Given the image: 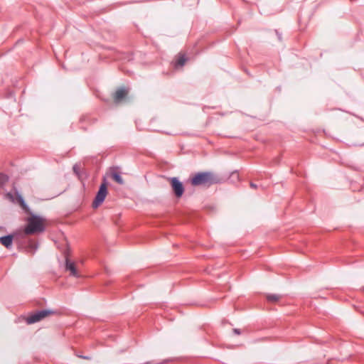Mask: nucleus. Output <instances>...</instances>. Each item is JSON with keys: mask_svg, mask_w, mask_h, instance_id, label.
Returning <instances> with one entry per match:
<instances>
[{"mask_svg": "<svg viewBox=\"0 0 364 364\" xmlns=\"http://www.w3.org/2000/svg\"><path fill=\"white\" fill-rule=\"evenodd\" d=\"M27 224L24 228V235H33L40 233L44 231L46 225L45 218L32 215L26 220Z\"/></svg>", "mask_w": 364, "mask_h": 364, "instance_id": "f257e3e1", "label": "nucleus"}, {"mask_svg": "<svg viewBox=\"0 0 364 364\" xmlns=\"http://www.w3.org/2000/svg\"><path fill=\"white\" fill-rule=\"evenodd\" d=\"M215 182L213 174L209 172L198 173L191 178L193 186L209 185Z\"/></svg>", "mask_w": 364, "mask_h": 364, "instance_id": "f03ea898", "label": "nucleus"}, {"mask_svg": "<svg viewBox=\"0 0 364 364\" xmlns=\"http://www.w3.org/2000/svg\"><path fill=\"white\" fill-rule=\"evenodd\" d=\"M107 195V183L105 182V180H104V182L100 185V189H99L98 192L97 193V195H96L95 200L92 203V207L96 208L98 206H100L104 202Z\"/></svg>", "mask_w": 364, "mask_h": 364, "instance_id": "7ed1b4c3", "label": "nucleus"}, {"mask_svg": "<svg viewBox=\"0 0 364 364\" xmlns=\"http://www.w3.org/2000/svg\"><path fill=\"white\" fill-rule=\"evenodd\" d=\"M52 314H53V311H51L41 310V311L35 312L34 314L30 315L26 318V322L28 324L34 323L41 321L42 319L50 316Z\"/></svg>", "mask_w": 364, "mask_h": 364, "instance_id": "20e7f679", "label": "nucleus"}, {"mask_svg": "<svg viewBox=\"0 0 364 364\" xmlns=\"http://www.w3.org/2000/svg\"><path fill=\"white\" fill-rule=\"evenodd\" d=\"M171 184L175 195L178 198L181 197L184 192L182 183L177 178H171Z\"/></svg>", "mask_w": 364, "mask_h": 364, "instance_id": "39448f33", "label": "nucleus"}, {"mask_svg": "<svg viewBox=\"0 0 364 364\" xmlns=\"http://www.w3.org/2000/svg\"><path fill=\"white\" fill-rule=\"evenodd\" d=\"M65 270L70 272V275L75 277H80L81 274L76 267V264L70 260L68 257L65 259Z\"/></svg>", "mask_w": 364, "mask_h": 364, "instance_id": "423d86ee", "label": "nucleus"}, {"mask_svg": "<svg viewBox=\"0 0 364 364\" xmlns=\"http://www.w3.org/2000/svg\"><path fill=\"white\" fill-rule=\"evenodd\" d=\"M6 198L12 202H14L16 200V201L21 205V206L23 208H26V203L24 202L23 197L18 193H16L15 196H14L11 193H8L6 194Z\"/></svg>", "mask_w": 364, "mask_h": 364, "instance_id": "0eeeda50", "label": "nucleus"}, {"mask_svg": "<svg viewBox=\"0 0 364 364\" xmlns=\"http://www.w3.org/2000/svg\"><path fill=\"white\" fill-rule=\"evenodd\" d=\"M13 239L14 236L11 235L0 237V243L7 249H10L13 244Z\"/></svg>", "mask_w": 364, "mask_h": 364, "instance_id": "6e6552de", "label": "nucleus"}, {"mask_svg": "<svg viewBox=\"0 0 364 364\" xmlns=\"http://www.w3.org/2000/svg\"><path fill=\"white\" fill-rule=\"evenodd\" d=\"M127 93H128V90L124 87L118 89L114 94L115 102H118L120 100H122L123 98H124L126 97Z\"/></svg>", "mask_w": 364, "mask_h": 364, "instance_id": "1a4fd4ad", "label": "nucleus"}, {"mask_svg": "<svg viewBox=\"0 0 364 364\" xmlns=\"http://www.w3.org/2000/svg\"><path fill=\"white\" fill-rule=\"evenodd\" d=\"M266 297L268 301L276 303L281 299L282 296L279 294H267Z\"/></svg>", "mask_w": 364, "mask_h": 364, "instance_id": "9d476101", "label": "nucleus"}, {"mask_svg": "<svg viewBox=\"0 0 364 364\" xmlns=\"http://www.w3.org/2000/svg\"><path fill=\"white\" fill-rule=\"evenodd\" d=\"M112 178L114 181H116L117 183H119L120 185H122L124 183L123 178L121 177L119 173H118L117 172H113L112 173Z\"/></svg>", "mask_w": 364, "mask_h": 364, "instance_id": "9b49d317", "label": "nucleus"}, {"mask_svg": "<svg viewBox=\"0 0 364 364\" xmlns=\"http://www.w3.org/2000/svg\"><path fill=\"white\" fill-rule=\"evenodd\" d=\"M36 249H37L36 243L33 241H30L27 246V250L28 252L33 253Z\"/></svg>", "mask_w": 364, "mask_h": 364, "instance_id": "f8f14e48", "label": "nucleus"}, {"mask_svg": "<svg viewBox=\"0 0 364 364\" xmlns=\"http://www.w3.org/2000/svg\"><path fill=\"white\" fill-rule=\"evenodd\" d=\"M186 61V58L184 55H181L176 61V66H183Z\"/></svg>", "mask_w": 364, "mask_h": 364, "instance_id": "ddd939ff", "label": "nucleus"}, {"mask_svg": "<svg viewBox=\"0 0 364 364\" xmlns=\"http://www.w3.org/2000/svg\"><path fill=\"white\" fill-rule=\"evenodd\" d=\"M8 180L9 178L6 175L0 173V187L4 185L8 181Z\"/></svg>", "mask_w": 364, "mask_h": 364, "instance_id": "4468645a", "label": "nucleus"}, {"mask_svg": "<svg viewBox=\"0 0 364 364\" xmlns=\"http://www.w3.org/2000/svg\"><path fill=\"white\" fill-rule=\"evenodd\" d=\"M233 332L237 335H240L241 333L240 330L238 328H234Z\"/></svg>", "mask_w": 364, "mask_h": 364, "instance_id": "2eb2a0df", "label": "nucleus"}, {"mask_svg": "<svg viewBox=\"0 0 364 364\" xmlns=\"http://www.w3.org/2000/svg\"><path fill=\"white\" fill-rule=\"evenodd\" d=\"M250 186L252 188H255L257 187V186L252 183L250 184Z\"/></svg>", "mask_w": 364, "mask_h": 364, "instance_id": "dca6fc26", "label": "nucleus"}, {"mask_svg": "<svg viewBox=\"0 0 364 364\" xmlns=\"http://www.w3.org/2000/svg\"><path fill=\"white\" fill-rule=\"evenodd\" d=\"M73 170H74V171H75V172L77 171V167H76V166H75L73 167Z\"/></svg>", "mask_w": 364, "mask_h": 364, "instance_id": "f3484780", "label": "nucleus"}]
</instances>
